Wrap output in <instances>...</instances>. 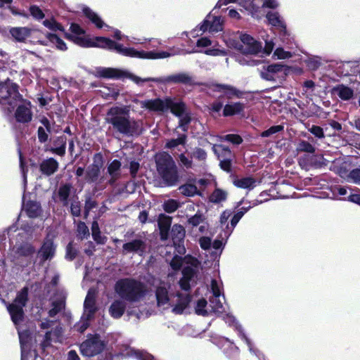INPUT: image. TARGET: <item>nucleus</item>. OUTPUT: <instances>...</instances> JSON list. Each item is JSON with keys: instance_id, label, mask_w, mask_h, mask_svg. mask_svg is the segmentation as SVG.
Here are the masks:
<instances>
[{"instance_id": "de8ad7c7", "label": "nucleus", "mask_w": 360, "mask_h": 360, "mask_svg": "<svg viewBox=\"0 0 360 360\" xmlns=\"http://www.w3.org/2000/svg\"><path fill=\"white\" fill-rule=\"evenodd\" d=\"M266 18L270 24L274 26H280L285 28L283 22L280 20L279 15L277 13L269 12L266 15Z\"/></svg>"}, {"instance_id": "f3484780", "label": "nucleus", "mask_w": 360, "mask_h": 360, "mask_svg": "<svg viewBox=\"0 0 360 360\" xmlns=\"http://www.w3.org/2000/svg\"><path fill=\"white\" fill-rule=\"evenodd\" d=\"M159 80H157V82L160 83H181L184 84H193V77L191 76L188 73L186 72H180L177 74H174L169 76H167L164 78H158Z\"/></svg>"}, {"instance_id": "72a5a7b5", "label": "nucleus", "mask_w": 360, "mask_h": 360, "mask_svg": "<svg viewBox=\"0 0 360 360\" xmlns=\"http://www.w3.org/2000/svg\"><path fill=\"white\" fill-rule=\"evenodd\" d=\"M195 312L198 315L203 316H207L210 315V309L209 306L207 305V302L206 300L202 298L199 299L195 307Z\"/></svg>"}, {"instance_id": "c85d7f7f", "label": "nucleus", "mask_w": 360, "mask_h": 360, "mask_svg": "<svg viewBox=\"0 0 360 360\" xmlns=\"http://www.w3.org/2000/svg\"><path fill=\"white\" fill-rule=\"evenodd\" d=\"M244 104L240 102L226 104L223 110V115L226 117L238 114L244 110Z\"/></svg>"}, {"instance_id": "bb28decb", "label": "nucleus", "mask_w": 360, "mask_h": 360, "mask_svg": "<svg viewBox=\"0 0 360 360\" xmlns=\"http://www.w3.org/2000/svg\"><path fill=\"white\" fill-rule=\"evenodd\" d=\"M217 90L218 91L223 92L225 96L231 99L234 97L239 98L240 97L242 93L239 90L236 89L235 87L227 85V84H217L216 86Z\"/></svg>"}, {"instance_id": "13d9d810", "label": "nucleus", "mask_w": 360, "mask_h": 360, "mask_svg": "<svg viewBox=\"0 0 360 360\" xmlns=\"http://www.w3.org/2000/svg\"><path fill=\"white\" fill-rule=\"evenodd\" d=\"M30 11L33 18L37 20H41L44 17V14L42 11L37 6H31Z\"/></svg>"}, {"instance_id": "864d4df0", "label": "nucleus", "mask_w": 360, "mask_h": 360, "mask_svg": "<svg viewBox=\"0 0 360 360\" xmlns=\"http://www.w3.org/2000/svg\"><path fill=\"white\" fill-rule=\"evenodd\" d=\"M77 231V236L81 239H83L89 235V229L84 222L80 221L78 223Z\"/></svg>"}, {"instance_id": "69168bd1", "label": "nucleus", "mask_w": 360, "mask_h": 360, "mask_svg": "<svg viewBox=\"0 0 360 360\" xmlns=\"http://www.w3.org/2000/svg\"><path fill=\"white\" fill-rule=\"evenodd\" d=\"M76 250L73 248L72 243H70L66 249V258L72 260L76 256Z\"/></svg>"}, {"instance_id": "a878e982", "label": "nucleus", "mask_w": 360, "mask_h": 360, "mask_svg": "<svg viewBox=\"0 0 360 360\" xmlns=\"http://www.w3.org/2000/svg\"><path fill=\"white\" fill-rule=\"evenodd\" d=\"M186 141V136L182 135L176 139H172L167 143V147L174 151L173 155H179V158H184V155L181 153L179 155L176 153V150L178 151H182V149H184V144Z\"/></svg>"}, {"instance_id": "e433bc0d", "label": "nucleus", "mask_w": 360, "mask_h": 360, "mask_svg": "<svg viewBox=\"0 0 360 360\" xmlns=\"http://www.w3.org/2000/svg\"><path fill=\"white\" fill-rule=\"evenodd\" d=\"M227 197L226 191L220 188H216L210 195V201L213 203H219L225 201Z\"/></svg>"}, {"instance_id": "8fccbe9b", "label": "nucleus", "mask_w": 360, "mask_h": 360, "mask_svg": "<svg viewBox=\"0 0 360 360\" xmlns=\"http://www.w3.org/2000/svg\"><path fill=\"white\" fill-rule=\"evenodd\" d=\"M43 24L45 27H46L47 28H49L51 30H53V31H56V30L63 31V30L62 25H60L59 23H58L55 20H53L52 18L45 20L43 22Z\"/></svg>"}, {"instance_id": "aec40b11", "label": "nucleus", "mask_w": 360, "mask_h": 360, "mask_svg": "<svg viewBox=\"0 0 360 360\" xmlns=\"http://www.w3.org/2000/svg\"><path fill=\"white\" fill-rule=\"evenodd\" d=\"M55 251L56 245L53 244V239L50 238V235L49 234L38 252V256L43 261L51 259L55 255Z\"/></svg>"}, {"instance_id": "c756f323", "label": "nucleus", "mask_w": 360, "mask_h": 360, "mask_svg": "<svg viewBox=\"0 0 360 360\" xmlns=\"http://www.w3.org/2000/svg\"><path fill=\"white\" fill-rule=\"evenodd\" d=\"M58 166L55 159H45L41 164V171L46 174L51 175L56 172Z\"/></svg>"}, {"instance_id": "39448f33", "label": "nucleus", "mask_w": 360, "mask_h": 360, "mask_svg": "<svg viewBox=\"0 0 360 360\" xmlns=\"http://www.w3.org/2000/svg\"><path fill=\"white\" fill-rule=\"evenodd\" d=\"M115 290L121 298L129 302L140 301L146 292V287L142 283L131 278H123L117 281Z\"/></svg>"}, {"instance_id": "f257e3e1", "label": "nucleus", "mask_w": 360, "mask_h": 360, "mask_svg": "<svg viewBox=\"0 0 360 360\" xmlns=\"http://www.w3.org/2000/svg\"><path fill=\"white\" fill-rule=\"evenodd\" d=\"M27 299L28 289L25 287L17 294L13 302L7 305V309L18 330L21 347V360H34V355L29 351V334L27 330H22L19 328L24 318L23 307L26 305Z\"/></svg>"}, {"instance_id": "7c9ffc66", "label": "nucleus", "mask_w": 360, "mask_h": 360, "mask_svg": "<svg viewBox=\"0 0 360 360\" xmlns=\"http://www.w3.org/2000/svg\"><path fill=\"white\" fill-rule=\"evenodd\" d=\"M125 304L123 301L115 300L110 307V315L115 319L120 318L124 312Z\"/></svg>"}, {"instance_id": "1a4fd4ad", "label": "nucleus", "mask_w": 360, "mask_h": 360, "mask_svg": "<svg viewBox=\"0 0 360 360\" xmlns=\"http://www.w3.org/2000/svg\"><path fill=\"white\" fill-rule=\"evenodd\" d=\"M70 30L74 34H66V37L75 44L83 47H98L102 49H110L108 47H103L99 46L102 44L100 39H106L105 37H97L90 39L84 35V31L77 24H72Z\"/></svg>"}, {"instance_id": "7ed1b4c3", "label": "nucleus", "mask_w": 360, "mask_h": 360, "mask_svg": "<svg viewBox=\"0 0 360 360\" xmlns=\"http://www.w3.org/2000/svg\"><path fill=\"white\" fill-rule=\"evenodd\" d=\"M105 121L123 134L133 135L139 131V124L129 117L128 106H115L106 114Z\"/></svg>"}, {"instance_id": "cd10ccee", "label": "nucleus", "mask_w": 360, "mask_h": 360, "mask_svg": "<svg viewBox=\"0 0 360 360\" xmlns=\"http://www.w3.org/2000/svg\"><path fill=\"white\" fill-rule=\"evenodd\" d=\"M248 210V209L241 208L238 212H237L231 218V224H227L226 227L224 229V234L226 237H229L233 229L238 223L240 219L243 217L244 214Z\"/></svg>"}, {"instance_id": "473e14b6", "label": "nucleus", "mask_w": 360, "mask_h": 360, "mask_svg": "<svg viewBox=\"0 0 360 360\" xmlns=\"http://www.w3.org/2000/svg\"><path fill=\"white\" fill-rule=\"evenodd\" d=\"M24 210L31 218L37 217L41 212L39 204L34 201H28L24 203Z\"/></svg>"}, {"instance_id": "6e6552de", "label": "nucleus", "mask_w": 360, "mask_h": 360, "mask_svg": "<svg viewBox=\"0 0 360 360\" xmlns=\"http://www.w3.org/2000/svg\"><path fill=\"white\" fill-rule=\"evenodd\" d=\"M159 174L167 186H174L179 181L176 166L172 159H156Z\"/></svg>"}, {"instance_id": "4be33fe9", "label": "nucleus", "mask_w": 360, "mask_h": 360, "mask_svg": "<svg viewBox=\"0 0 360 360\" xmlns=\"http://www.w3.org/2000/svg\"><path fill=\"white\" fill-rule=\"evenodd\" d=\"M172 237L174 244L178 246V252L181 254L184 253L185 248L181 245L185 237V229L184 226L179 224L174 225L172 229Z\"/></svg>"}, {"instance_id": "dca6fc26", "label": "nucleus", "mask_w": 360, "mask_h": 360, "mask_svg": "<svg viewBox=\"0 0 360 360\" xmlns=\"http://www.w3.org/2000/svg\"><path fill=\"white\" fill-rule=\"evenodd\" d=\"M222 316L223 319L225 321V322L228 323L229 326H233L235 328V330L238 332V336L245 342V343L249 347L250 352H252L254 354L258 356L259 359H260V352L257 349H253L250 340L246 337V335L243 333V330L240 325H239L238 323L236 321V319L233 316L229 315L228 314L225 315L222 314Z\"/></svg>"}, {"instance_id": "338daca9", "label": "nucleus", "mask_w": 360, "mask_h": 360, "mask_svg": "<svg viewBox=\"0 0 360 360\" xmlns=\"http://www.w3.org/2000/svg\"><path fill=\"white\" fill-rule=\"evenodd\" d=\"M343 200H348L349 202L358 204L360 205V193H351L347 198H342Z\"/></svg>"}, {"instance_id": "4468645a", "label": "nucleus", "mask_w": 360, "mask_h": 360, "mask_svg": "<svg viewBox=\"0 0 360 360\" xmlns=\"http://www.w3.org/2000/svg\"><path fill=\"white\" fill-rule=\"evenodd\" d=\"M191 296L186 292H177L170 300L169 308L175 314H182L191 302Z\"/></svg>"}, {"instance_id": "2f4dec72", "label": "nucleus", "mask_w": 360, "mask_h": 360, "mask_svg": "<svg viewBox=\"0 0 360 360\" xmlns=\"http://www.w3.org/2000/svg\"><path fill=\"white\" fill-rule=\"evenodd\" d=\"M333 91L342 100L347 101L350 99L353 95V90L345 85H338L333 89Z\"/></svg>"}, {"instance_id": "e2e57ef3", "label": "nucleus", "mask_w": 360, "mask_h": 360, "mask_svg": "<svg viewBox=\"0 0 360 360\" xmlns=\"http://www.w3.org/2000/svg\"><path fill=\"white\" fill-rule=\"evenodd\" d=\"M224 139L234 144H240L242 142L241 137L236 134H228Z\"/></svg>"}, {"instance_id": "412c9836", "label": "nucleus", "mask_w": 360, "mask_h": 360, "mask_svg": "<svg viewBox=\"0 0 360 360\" xmlns=\"http://www.w3.org/2000/svg\"><path fill=\"white\" fill-rule=\"evenodd\" d=\"M146 240L141 237L133 240L131 242L126 243L123 245V252L127 254L129 252H136L141 255L146 250Z\"/></svg>"}, {"instance_id": "a211bd4d", "label": "nucleus", "mask_w": 360, "mask_h": 360, "mask_svg": "<svg viewBox=\"0 0 360 360\" xmlns=\"http://www.w3.org/2000/svg\"><path fill=\"white\" fill-rule=\"evenodd\" d=\"M66 292L63 289H58L52 301V308L49 311V315L51 317L55 316L58 312L65 307V300L66 298Z\"/></svg>"}, {"instance_id": "423d86ee", "label": "nucleus", "mask_w": 360, "mask_h": 360, "mask_svg": "<svg viewBox=\"0 0 360 360\" xmlns=\"http://www.w3.org/2000/svg\"><path fill=\"white\" fill-rule=\"evenodd\" d=\"M102 44L99 46L103 47H108L110 50H115L117 53L122 54L125 56L139 58H148V59H157V58H165L171 56L172 54L166 52H155V51H139L133 48H124L122 45L117 44L110 39H100Z\"/></svg>"}, {"instance_id": "0eeeda50", "label": "nucleus", "mask_w": 360, "mask_h": 360, "mask_svg": "<svg viewBox=\"0 0 360 360\" xmlns=\"http://www.w3.org/2000/svg\"><path fill=\"white\" fill-rule=\"evenodd\" d=\"M96 290H89L84 303V314L80 321L75 326L76 330L80 333H83L89 327V321L94 317L96 311Z\"/></svg>"}, {"instance_id": "f704fd0d", "label": "nucleus", "mask_w": 360, "mask_h": 360, "mask_svg": "<svg viewBox=\"0 0 360 360\" xmlns=\"http://www.w3.org/2000/svg\"><path fill=\"white\" fill-rule=\"evenodd\" d=\"M179 191L182 195L188 197L200 195L197 186L193 184H184L179 188Z\"/></svg>"}, {"instance_id": "2eb2a0df", "label": "nucleus", "mask_w": 360, "mask_h": 360, "mask_svg": "<svg viewBox=\"0 0 360 360\" xmlns=\"http://www.w3.org/2000/svg\"><path fill=\"white\" fill-rule=\"evenodd\" d=\"M242 44L238 49L243 53L257 54L262 50V45L251 36L243 34L240 35Z\"/></svg>"}, {"instance_id": "37998d69", "label": "nucleus", "mask_w": 360, "mask_h": 360, "mask_svg": "<svg viewBox=\"0 0 360 360\" xmlns=\"http://www.w3.org/2000/svg\"><path fill=\"white\" fill-rule=\"evenodd\" d=\"M65 138L60 137L55 142V147H53L51 150L53 153L62 156L65 153Z\"/></svg>"}, {"instance_id": "9b49d317", "label": "nucleus", "mask_w": 360, "mask_h": 360, "mask_svg": "<svg viewBox=\"0 0 360 360\" xmlns=\"http://www.w3.org/2000/svg\"><path fill=\"white\" fill-rule=\"evenodd\" d=\"M104 342L96 334L89 335L79 346L82 354L86 356L97 355L104 349Z\"/></svg>"}, {"instance_id": "c9c22d12", "label": "nucleus", "mask_w": 360, "mask_h": 360, "mask_svg": "<svg viewBox=\"0 0 360 360\" xmlns=\"http://www.w3.org/2000/svg\"><path fill=\"white\" fill-rule=\"evenodd\" d=\"M233 184L238 188L252 189L255 187V180L251 177L238 179L233 181Z\"/></svg>"}, {"instance_id": "49530a36", "label": "nucleus", "mask_w": 360, "mask_h": 360, "mask_svg": "<svg viewBox=\"0 0 360 360\" xmlns=\"http://www.w3.org/2000/svg\"><path fill=\"white\" fill-rule=\"evenodd\" d=\"M163 209L166 212L172 213L175 212L180 206L179 202L174 199H169L163 203Z\"/></svg>"}, {"instance_id": "ea45409f", "label": "nucleus", "mask_w": 360, "mask_h": 360, "mask_svg": "<svg viewBox=\"0 0 360 360\" xmlns=\"http://www.w3.org/2000/svg\"><path fill=\"white\" fill-rule=\"evenodd\" d=\"M46 37L58 49L61 51H65L67 49L65 43L57 35L49 33L47 34Z\"/></svg>"}, {"instance_id": "ddd939ff", "label": "nucleus", "mask_w": 360, "mask_h": 360, "mask_svg": "<svg viewBox=\"0 0 360 360\" xmlns=\"http://www.w3.org/2000/svg\"><path fill=\"white\" fill-rule=\"evenodd\" d=\"M169 288L170 285L169 283L162 282L155 290L157 306L162 309H169L170 300L174 295V294L169 292Z\"/></svg>"}, {"instance_id": "09e8293b", "label": "nucleus", "mask_w": 360, "mask_h": 360, "mask_svg": "<svg viewBox=\"0 0 360 360\" xmlns=\"http://www.w3.org/2000/svg\"><path fill=\"white\" fill-rule=\"evenodd\" d=\"M17 251L20 255L29 256L34 252V248L30 244L25 243L17 248Z\"/></svg>"}, {"instance_id": "3c124183", "label": "nucleus", "mask_w": 360, "mask_h": 360, "mask_svg": "<svg viewBox=\"0 0 360 360\" xmlns=\"http://www.w3.org/2000/svg\"><path fill=\"white\" fill-rule=\"evenodd\" d=\"M297 150L310 153H314L315 150L314 147L306 141H301L297 146Z\"/></svg>"}, {"instance_id": "0e129e2a", "label": "nucleus", "mask_w": 360, "mask_h": 360, "mask_svg": "<svg viewBox=\"0 0 360 360\" xmlns=\"http://www.w3.org/2000/svg\"><path fill=\"white\" fill-rule=\"evenodd\" d=\"M232 212L231 210H226L222 212L220 216V224L223 226L224 225H227V221L229 217L231 216Z\"/></svg>"}, {"instance_id": "052dcab7", "label": "nucleus", "mask_w": 360, "mask_h": 360, "mask_svg": "<svg viewBox=\"0 0 360 360\" xmlns=\"http://www.w3.org/2000/svg\"><path fill=\"white\" fill-rule=\"evenodd\" d=\"M274 56L278 59H285L291 57V54L288 51H285L281 48H278L274 51Z\"/></svg>"}, {"instance_id": "f8f14e48", "label": "nucleus", "mask_w": 360, "mask_h": 360, "mask_svg": "<svg viewBox=\"0 0 360 360\" xmlns=\"http://www.w3.org/2000/svg\"><path fill=\"white\" fill-rule=\"evenodd\" d=\"M210 290L212 293V296L210 297V315L212 313L217 316L222 315L224 312V308L220 297H222L223 300L224 297L221 293V283L212 279L210 284Z\"/></svg>"}, {"instance_id": "f03ea898", "label": "nucleus", "mask_w": 360, "mask_h": 360, "mask_svg": "<svg viewBox=\"0 0 360 360\" xmlns=\"http://www.w3.org/2000/svg\"><path fill=\"white\" fill-rule=\"evenodd\" d=\"M21 95L18 91L17 85L11 81L0 82V104L5 110L11 112L18 105L15 117L18 122H27L32 119L29 103L20 105Z\"/></svg>"}, {"instance_id": "9d476101", "label": "nucleus", "mask_w": 360, "mask_h": 360, "mask_svg": "<svg viewBox=\"0 0 360 360\" xmlns=\"http://www.w3.org/2000/svg\"><path fill=\"white\" fill-rule=\"evenodd\" d=\"M96 75L98 77L109 78V79H118L122 77H126L133 81L138 85H141L142 83L149 81L157 82L159 80L158 78H141L136 75H134L131 73L124 72L118 69L110 68H98L96 70Z\"/></svg>"}, {"instance_id": "a19ab883", "label": "nucleus", "mask_w": 360, "mask_h": 360, "mask_svg": "<svg viewBox=\"0 0 360 360\" xmlns=\"http://www.w3.org/2000/svg\"><path fill=\"white\" fill-rule=\"evenodd\" d=\"M203 221V217L200 214H195L194 216L191 217L188 219V224L192 226L191 234L194 236L197 237V231L198 226H199Z\"/></svg>"}, {"instance_id": "6ab92c4d", "label": "nucleus", "mask_w": 360, "mask_h": 360, "mask_svg": "<svg viewBox=\"0 0 360 360\" xmlns=\"http://www.w3.org/2000/svg\"><path fill=\"white\" fill-rule=\"evenodd\" d=\"M168 98L162 100L156 98L153 100H146L140 101L141 108H147L153 111H165L169 108V103L167 101Z\"/></svg>"}, {"instance_id": "5fc2aeb1", "label": "nucleus", "mask_w": 360, "mask_h": 360, "mask_svg": "<svg viewBox=\"0 0 360 360\" xmlns=\"http://www.w3.org/2000/svg\"><path fill=\"white\" fill-rule=\"evenodd\" d=\"M283 129H284V127L283 125H276V126L271 127L267 130L264 131L261 134V136H262V137L270 136L276 133L283 131Z\"/></svg>"}, {"instance_id": "4d7b16f0", "label": "nucleus", "mask_w": 360, "mask_h": 360, "mask_svg": "<svg viewBox=\"0 0 360 360\" xmlns=\"http://www.w3.org/2000/svg\"><path fill=\"white\" fill-rule=\"evenodd\" d=\"M309 131L316 138L318 139H323L325 137L323 129L316 125H312Z\"/></svg>"}, {"instance_id": "6e6d98bb", "label": "nucleus", "mask_w": 360, "mask_h": 360, "mask_svg": "<svg viewBox=\"0 0 360 360\" xmlns=\"http://www.w3.org/2000/svg\"><path fill=\"white\" fill-rule=\"evenodd\" d=\"M30 160V159H20V166L22 170V178H23V184L24 188H25L27 184V163Z\"/></svg>"}, {"instance_id": "20e7f679", "label": "nucleus", "mask_w": 360, "mask_h": 360, "mask_svg": "<svg viewBox=\"0 0 360 360\" xmlns=\"http://www.w3.org/2000/svg\"><path fill=\"white\" fill-rule=\"evenodd\" d=\"M198 264V259L191 256H186L182 258L176 255L173 257L170 262V266L174 270H179L184 265L188 264V266L184 267L182 271L183 277L179 281L181 289L188 290L195 283Z\"/></svg>"}, {"instance_id": "a18cd8bd", "label": "nucleus", "mask_w": 360, "mask_h": 360, "mask_svg": "<svg viewBox=\"0 0 360 360\" xmlns=\"http://www.w3.org/2000/svg\"><path fill=\"white\" fill-rule=\"evenodd\" d=\"M214 155L219 157H229L231 155V150L224 145H214L213 146Z\"/></svg>"}, {"instance_id": "4c0bfd02", "label": "nucleus", "mask_w": 360, "mask_h": 360, "mask_svg": "<svg viewBox=\"0 0 360 360\" xmlns=\"http://www.w3.org/2000/svg\"><path fill=\"white\" fill-rule=\"evenodd\" d=\"M85 15L93 22L94 23L96 27L98 28H101L104 23L102 21V20L100 18V17L95 13L94 11H92L91 9L88 8H85L83 10Z\"/></svg>"}, {"instance_id": "79ce46f5", "label": "nucleus", "mask_w": 360, "mask_h": 360, "mask_svg": "<svg viewBox=\"0 0 360 360\" xmlns=\"http://www.w3.org/2000/svg\"><path fill=\"white\" fill-rule=\"evenodd\" d=\"M222 23L223 21L220 17H215L211 15V19H210V27L209 32H217L222 30Z\"/></svg>"}, {"instance_id": "5701e85b", "label": "nucleus", "mask_w": 360, "mask_h": 360, "mask_svg": "<svg viewBox=\"0 0 360 360\" xmlns=\"http://www.w3.org/2000/svg\"><path fill=\"white\" fill-rule=\"evenodd\" d=\"M33 30L27 27H17L10 30L12 37L18 42H25L32 32Z\"/></svg>"}, {"instance_id": "b1692460", "label": "nucleus", "mask_w": 360, "mask_h": 360, "mask_svg": "<svg viewBox=\"0 0 360 360\" xmlns=\"http://www.w3.org/2000/svg\"><path fill=\"white\" fill-rule=\"evenodd\" d=\"M283 66L281 64L270 65L261 71V77L268 81H274L276 75L283 70Z\"/></svg>"}, {"instance_id": "bf43d9fd", "label": "nucleus", "mask_w": 360, "mask_h": 360, "mask_svg": "<svg viewBox=\"0 0 360 360\" xmlns=\"http://www.w3.org/2000/svg\"><path fill=\"white\" fill-rule=\"evenodd\" d=\"M219 165L226 172H231L233 171L232 159H223L221 160Z\"/></svg>"}, {"instance_id": "680f3d73", "label": "nucleus", "mask_w": 360, "mask_h": 360, "mask_svg": "<svg viewBox=\"0 0 360 360\" xmlns=\"http://www.w3.org/2000/svg\"><path fill=\"white\" fill-rule=\"evenodd\" d=\"M200 248L203 250H209L212 246V240L209 237H200L199 239Z\"/></svg>"}, {"instance_id": "393cba45", "label": "nucleus", "mask_w": 360, "mask_h": 360, "mask_svg": "<svg viewBox=\"0 0 360 360\" xmlns=\"http://www.w3.org/2000/svg\"><path fill=\"white\" fill-rule=\"evenodd\" d=\"M172 224V217L161 214L158 217V226L160 231L162 240H166L168 237V231Z\"/></svg>"}, {"instance_id": "774afa93", "label": "nucleus", "mask_w": 360, "mask_h": 360, "mask_svg": "<svg viewBox=\"0 0 360 360\" xmlns=\"http://www.w3.org/2000/svg\"><path fill=\"white\" fill-rule=\"evenodd\" d=\"M212 44L211 40L207 37H202L197 41L198 47H207Z\"/></svg>"}, {"instance_id": "c03bdc74", "label": "nucleus", "mask_w": 360, "mask_h": 360, "mask_svg": "<svg viewBox=\"0 0 360 360\" xmlns=\"http://www.w3.org/2000/svg\"><path fill=\"white\" fill-rule=\"evenodd\" d=\"M70 186L68 184H65L61 186L58 189V196L60 200L63 203V205H68V199L70 193Z\"/></svg>"}, {"instance_id": "58836bf2", "label": "nucleus", "mask_w": 360, "mask_h": 360, "mask_svg": "<svg viewBox=\"0 0 360 360\" xmlns=\"http://www.w3.org/2000/svg\"><path fill=\"white\" fill-rule=\"evenodd\" d=\"M167 101L169 103V109L171 110V112L178 117H181L185 110L184 104L182 103H173L169 98L167 99Z\"/></svg>"}, {"instance_id": "603ef678", "label": "nucleus", "mask_w": 360, "mask_h": 360, "mask_svg": "<svg viewBox=\"0 0 360 360\" xmlns=\"http://www.w3.org/2000/svg\"><path fill=\"white\" fill-rule=\"evenodd\" d=\"M347 181L360 185V169L351 171L347 175Z\"/></svg>"}]
</instances>
